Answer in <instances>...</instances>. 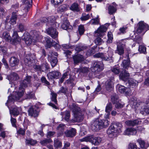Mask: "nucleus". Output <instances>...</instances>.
Returning a JSON list of instances; mask_svg holds the SVG:
<instances>
[{
  "label": "nucleus",
  "mask_w": 149,
  "mask_h": 149,
  "mask_svg": "<svg viewBox=\"0 0 149 149\" xmlns=\"http://www.w3.org/2000/svg\"><path fill=\"white\" fill-rule=\"evenodd\" d=\"M148 26L143 21H141L139 23V26L137 30L138 33H144L148 29Z\"/></svg>",
  "instance_id": "obj_8"
},
{
  "label": "nucleus",
  "mask_w": 149,
  "mask_h": 149,
  "mask_svg": "<svg viewBox=\"0 0 149 149\" xmlns=\"http://www.w3.org/2000/svg\"><path fill=\"white\" fill-rule=\"evenodd\" d=\"M31 77L30 76H26V78L23 80L20 83V87L19 89L24 88L27 87L28 85L30 83L31 81Z\"/></svg>",
  "instance_id": "obj_18"
},
{
  "label": "nucleus",
  "mask_w": 149,
  "mask_h": 149,
  "mask_svg": "<svg viewBox=\"0 0 149 149\" xmlns=\"http://www.w3.org/2000/svg\"><path fill=\"white\" fill-rule=\"evenodd\" d=\"M48 57V59L50 61L51 65L52 67H54L57 64L58 61L56 57H54L53 58Z\"/></svg>",
  "instance_id": "obj_40"
},
{
  "label": "nucleus",
  "mask_w": 149,
  "mask_h": 149,
  "mask_svg": "<svg viewBox=\"0 0 149 149\" xmlns=\"http://www.w3.org/2000/svg\"><path fill=\"white\" fill-rule=\"evenodd\" d=\"M60 76L61 73L58 71H56L50 72L47 74L48 79H58Z\"/></svg>",
  "instance_id": "obj_17"
},
{
  "label": "nucleus",
  "mask_w": 149,
  "mask_h": 149,
  "mask_svg": "<svg viewBox=\"0 0 149 149\" xmlns=\"http://www.w3.org/2000/svg\"><path fill=\"white\" fill-rule=\"evenodd\" d=\"M111 70L112 72L115 74H118L120 72V70L118 68L113 67Z\"/></svg>",
  "instance_id": "obj_58"
},
{
  "label": "nucleus",
  "mask_w": 149,
  "mask_h": 149,
  "mask_svg": "<svg viewBox=\"0 0 149 149\" xmlns=\"http://www.w3.org/2000/svg\"><path fill=\"white\" fill-rule=\"evenodd\" d=\"M18 28L20 31L22 32L26 30V28L24 25L22 23L19 24L18 25Z\"/></svg>",
  "instance_id": "obj_60"
},
{
  "label": "nucleus",
  "mask_w": 149,
  "mask_h": 149,
  "mask_svg": "<svg viewBox=\"0 0 149 149\" xmlns=\"http://www.w3.org/2000/svg\"><path fill=\"white\" fill-rule=\"evenodd\" d=\"M103 69L104 68L100 63L97 61L94 62L93 65L91 68V71L95 75L100 74Z\"/></svg>",
  "instance_id": "obj_5"
},
{
  "label": "nucleus",
  "mask_w": 149,
  "mask_h": 149,
  "mask_svg": "<svg viewBox=\"0 0 149 149\" xmlns=\"http://www.w3.org/2000/svg\"><path fill=\"white\" fill-rule=\"evenodd\" d=\"M12 104V103H10L9 104L8 103L6 105L9 108L10 110V113L11 115L12 114L14 116H17L19 114V112L21 111L22 110L21 108V107H18L16 106H14L10 109V107H9V105H10Z\"/></svg>",
  "instance_id": "obj_10"
},
{
  "label": "nucleus",
  "mask_w": 149,
  "mask_h": 149,
  "mask_svg": "<svg viewBox=\"0 0 149 149\" xmlns=\"http://www.w3.org/2000/svg\"><path fill=\"white\" fill-rule=\"evenodd\" d=\"M111 101L113 104L118 101V96L116 94L114 93L111 95Z\"/></svg>",
  "instance_id": "obj_44"
},
{
  "label": "nucleus",
  "mask_w": 149,
  "mask_h": 149,
  "mask_svg": "<svg viewBox=\"0 0 149 149\" xmlns=\"http://www.w3.org/2000/svg\"><path fill=\"white\" fill-rule=\"evenodd\" d=\"M129 149H137V147L135 144L130 143L129 145Z\"/></svg>",
  "instance_id": "obj_64"
},
{
  "label": "nucleus",
  "mask_w": 149,
  "mask_h": 149,
  "mask_svg": "<svg viewBox=\"0 0 149 149\" xmlns=\"http://www.w3.org/2000/svg\"><path fill=\"white\" fill-rule=\"evenodd\" d=\"M68 6L66 4H64L60 6L58 9V12L59 13L66 10L68 8Z\"/></svg>",
  "instance_id": "obj_38"
},
{
  "label": "nucleus",
  "mask_w": 149,
  "mask_h": 149,
  "mask_svg": "<svg viewBox=\"0 0 149 149\" xmlns=\"http://www.w3.org/2000/svg\"><path fill=\"white\" fill-rule=\"evenodd\" d=\"M137 133L136 130L133 128H129L126 129L124 132L125 135L130 136L135 135Z\"/></svg>",
  "instance_id": "obj_22"
},
{
  "label": "nucleus",
  "mask_w": 149,
  "mask_h": 149,
  "mask_svg": "<svg viewBox=\"0 0 149 149\" xmlns=\"http://www.w3.org/2000/svg\"><path fill=\"white\" fill-rule=\"evenodd\" d=\"M31 38L33 40V42L37 41L39 36L40 33L36 30L32 31L30 33Z\"/></svg>",
  "instance_id": "obj_24"
},
{
  "label": "nucleus",
  "mask_w": 149,
  "mask_h": 149,
  "mask_svg": "<svg viewBox=\"0 0 149 149\" xmlns=\"http://www.w3.org/2000/svg\"><path fill=\"white\" fill-rule=\"evenodd\" d=\"M130 62L129 56L127 57V60H124L122 63V65L124 68H127L130 65Z\"/></svg>",
  "instance_id": "obj_42"
},
{
  "label": "nucleus",
  "mask_w": 149,
  "mask_h": 149,
  "mask_svg": "<svg viewBox=\"0 0 149 149\" xmlns=\"http://www.w3.org/2000/svg\"><path fill=\"white\" fill-rule=\"evenodd\" d=\"M23 12L24 14L26 13L29 9L32 6V0H23Z\"/></svg>",
  "instance_id": "obj_14"
},
{
  "label": "nucleus",
  "mask_w": 149,
  "mask_h": 149,
  "mask_svg": "<svg viewBox=\"0 0 149 149\" xmlns=\"http://www.w3.org/2000/svg\"><path fill=\"white\" fill-rule=\"evenodd\" d=\"M51 95L52 96L51 98L52 101H53L55 104H56L57 103L56 100L57 95L53 92L51 93Z\"/></svg>",
  "instance_id": "obj_55"
},
{
  "label": "nucleus",
  "mask_w": 149,
  "mask_h": 149,
  "mask_svg": "<svg viewBox=\"0 0 149 149\" xmlns=\"http://www.w3.org/2000/svg\"><path fill=\"white\" fill-rule=\"evenodd\" d=\"M138 50L141 53H145L146 52V48L143 45L139 46Z\"/></svg>",
  "instance_id": "obj_51"
},
{
  "label": "nucleus",
  "mask_w": 149,
  "mask_h": 149,
  "mask_svg": "<svg viewBox=\"0 0 149 149\" xmlns=\"http://www.w3.org/2000/svg\"><path fill=\"white\" fill-rule=\"evenodd\" d=\"M13 40L12 43L14 45H16L19 43L20 41V38L18 36L17 32V31H14L13 35Z\"/></svg>",
  "instance_id": "obj_23"
},
{
  "label": "nucleus",
  "mask_w": 149,
  "mask_h": 149,
  "mask_svg": "<svg viewBox=\"0 0 149 149\" xmlns=\"http://www.w3.org/2000/svg\"><path fill=\"white\" fill-rule=\"evenodd\" d=\"M17 15V12H14L12 13L10 21V23L11 24L14 25L16 23Z\"/></svg>",
  "instance_id": "obj_33"
},
{
  "label": "nucleus",
  "mask_w": 149,
  "mask_h": 149,
  "mask_svg": "<svg viewBox=\"0 0 149 149\" xmlns=\"http://www.w3.org/2000/svg\"><path fill=\"white\" fill-rule=\"evenodd\" d=\"M56 18L54 16H50L48 18L43 17L41 19V23H46L47 25H52L55 23Z\"/></svg>",
  "instance_id": "obj_12"
},
{
  "label": "nucleus",
  "mask_w": 149,
  "mask_h": 149,
  "mask_svg": "<svg viewBox=\"0 0 149 149\" xmlns=\"http://www.w3.org/2000/svg\"><path fill=\"white\" fill-rule=\"evenodd\" d=\"M107 133L109 135H112V136H116L118 133L117 132V130H116L114 128V127L112 125L110 126L107 130Z\"/></svg>",
  "instance_id": "obj_25"
},
{
  "label": "nucleus",
  "mask_w": 149,
  "mask_h": 149,
  "mask_svg": "<svg viewBox=\"0 0 149 149\" xmlns=\"http://www.w3.org/2000/svg\"><path fill=\"white\" fill-rule=\"evenodd\" d=\"M128 83L131 87L134 88L137 86L138 82L133 79H130L128 81Z\"/></svg>",
  "instance_id": "obj_36"
},
{
  "label": "nucleus",
  "mask_w": 149,
  "mask_h": 149,
  "mask_svg": "<svg viewBox=\"0 0 149 149\" xmlns=\"http://www.w3.org/2000/svg\"><path fill=\"white\" fill-rule=\"evenodd\" d=\"M130 74L125 70H123L119 75L120 79L123 81H126L129 79Z\"/></svg>",
  "instance_id": "obj_20"
},
{
  "label": "nucleus",
  "mask_w": 149,
  "mask_h": 149,
  "mask_svg": "<svg viewBox=\"0 0 149 149\" xmlns=\"http://www.w3.org/2000/svg\"><path fill=\"white\" fill-rule=\"evenodd\" d=\"M89 71L88 68L86 67H81L77 69V72L82 74L84 75H86Z\"/></svg>",
  "instance_id": "obj_26"
},
{
  "label": "nucleus",
  "mask_w": 149,
  "mask_h": 149,
  "mask_svg": "<svg viewBox=\"0 0 149 149\" xmlns=\"http://www.w3.org/2000/svg\"><path fill=\"white\" fill-rule=\"evenodd\" d=\"M61 18L63 21L61 25V27L63 29L67 30L71 29H72V27L70 24L69 22L66 17H64L63 16H61Z\"/></svg>",
  "instance_id": "obj_11"
},
{
  "label": "nucleus",
  "mask_w": 149,
  "mask_h": 149,
  "mask_svg": "<svg viewBox=\"0 0 149 149\" xmlns=\"http://www.w3.org/2000/svg\"><path fill=\"white\" fill-rule=\"evenodd\" d=\"M2 36L3 38L7 41H11V38L7 32H5L3 33Z\"/></svg>",
  "instance_id": "obj_41"
},
{
  "label": "nucleus",
  "mask_w": 149,
  "mask_h": 149,
  "mask_svg": "<svg viewBox=\"0 0 149 149\" xmlns=\"http://www.w3.org/2000/svg\"><path fill=\"white\" fill-rule=\"evenodd\" d=\"M109 122L107 120H101L97 118L95 120L91 125V128L94 131H97L103 127L108 126Z\"/></svg>",
  "instance_id": "obj_2"
},
{
  "label": "nucleus",
  "mask_w": 149,
  "mask_h": 149,
  "mask_svg": "<svg viewBox=\"0 0 149 149\" xmlns=\"http://www.w3.org/2000/svg\"><path fill=\"white\" fill-rule=\"evenodd\" d=\"M54 56H58L57 53L56 52H53L51 51L49 52L48 54V57L51 58H53Z\"/></svg>",
  "instance_id": "obj_54"
},
{
  "label": "nucleus",
  "mask_w": 149,
  "mask_h": 149,
  "mask_svg": "<svg viewBox=\"0 0 149 149\" xmlns=\"http://www.w3.org/2000/svg\"><path fill=\"white\" fill-rule=\"evenodd\" d=\"M95 42L96 45H98L103 43L104 42V41L100 38L98 37L95 39Z\"/></svg>",
  "instance_id": "obj_52"
},
{
  "label": "nucleus",
  "mask_w": 149,
  "mask_h": 149,
  "mask_svg": "<svg viewBox=\"0 0 149 149\" xmlns=\"http://www.w3.org/2000/svg\"><path fill=\"white\" fill-rule=\"evenodd\" d=\"M33 58L29 55H27L25 57L24 62L25 64L26 65L30 66L31 64Z\"/></svg>",
  "instance_id": "obj_32"
},
{
  "label": "nucleus",
  "mask_w": 149,
  "mask_h": 149,
  "mask_svg": "<svg viewBox=\"0 0 149 149\" xmlns=\"http://www.w3.org/2000/svg\"><path fill=\"white\" fill-rule=\"evenodd\" d=\"M47 33L52 38H55L58 36V33L55 29L49 27L46 30Z\"/></svg>",
  "instance_id": "obj_16"
},
{
  "label": "nucleus",
  "mask_w": 149,
  "mask_h": 149,
  "mask_svg": "<svg viewBox=\"0 0 149 149\" xmlns=\"http://www.w3.org/2000/svg\"><path fill=\"white\" fill-rule=\"evenodd\" d=\"M52 142V140L50 139H45L44 140L41 141L40 142V143L43 145H45L48 143H50Z\"/></svg>",
  "instance_id": "obj_49"
},
{
  "label": "nucleus",
  "mask_w": 149,
  "mask_h": 149,
  "mask_svg": "<svg viewBox=\"0 0 149 149\" xmlns=\"http://www.w3.org/2000/svg\"><path fill=\"white\" fill-rule=\"evenodd\" d=\"M142 109L140 111V113L142 114H144L145 113L147 114H149V107H141Z\"/></svg>",
  "instance_id": "obj_45"
},
{
  "label": "nucleus",
  "mask_w": 149,
  "mask_h": 149,
  "mask_svg": "<svg viewBox=\"0 0 149 149\" xmlns=\"http://www.w3.org/2000/svg\"><path fill=\"white\" fill-rule=\"evenodd\" d=\"M45 40L46 42V45L47 48H50L52 46L56 49H59L61 48V46L58 44V42L57 43L56 42L49 37L46 38Z\"/></svg>",
  "instance_id": "obj_6"
},
{
  "label": "nucleus",
  "mask_w": 149,
  "mask_h": 149,
  "mask_svg": "<svg viewBox=\"0 0 149 149\" xmlns=\"http://www.w3.org/2000/svg\"><path fill=\"white\" fill-rule=\"evenodd\" d=\"M24 94L23 90H22L21 92H15L14 93V95L13 96H9L8 97V99L6 105L8 103L10 104V103H13V101L15 100H18L21 98L23 95Z\"/></svg>",
  "instance_id": "obj_4"
},
{
  "label": "nucleus",
  "mask_w": 149,
  "mask_h": 149,
  "mask_svg": "<svg viewBox=\"0 0 149 149\" xmlns=\"http://www.w3.org/2000/svg\"><path fill=\"white\" fill-rule=\"evenodd\" d=\"M108 39L107 41V43H110L112 42L113 40L112 34L111 32H109L107 35Z\"/></svg>",
  "instance_id": "obj_46"
},
{
  "label": "nucleus",
  "mask_w": 149,
  "mask_h": 149,
  "mask_svg": "<svg viewBox=\"0 0 149 149\" xmlns=\"http://www.w3.org/2000/svg\"><path fill=\"white\" fill-rule=\"evenodd\" d=\"M28 114L31 116L36 117L38 115V111L37 108L35 107H31L28 110Z\"/></svg>",
  "instance_id": "obj_15"
},
{
  "label": "nucleus",
  "mask_w": 149,
  "mask_h": 149,
  "mask_svg": "<svg viewBox=\"0 0 149 149\" xmlns=\"http://www.w3.org/2000/svg\"><path fill=\"white\" fill-rule=\"evenodd\" d=\"M78 31L80 35H82L83 34L85 31L84 26L82 25L79 26L78 28Z\"/></svg>",
  "instance_id": "obj_57"
},
{
  "label": "nucleus",
  "mask_w": 149,
  "mask_h": 149,
  "mask_svg": "<svg viewBox=\"0 0 149 149\" xmlns=\"http://www.w3.org/2000/svg\"><path fill=\"white\" fill-rule=\"evenodd\" d=\"M65 126L63 124H60L57 127V129L59 131L62 132L64 130Z\"/></svg>",
  "instance_id": "obj_53"
},
{
  "label": "nucleus",
  "mask_w": 149,
  "mask_h": 149,
  "mask_svg": "<svg viewBox=\"0 0 149 149\" xmlns=\"http://www.w3.org/2000/svg\"><path fill=\"white\" fill-rule=\"evenodd\" d=\"M113 104H115V107L116 109H120L123 107V105L121 104L118 101H117V102H116Z\"/></svg>",
  "instance_id": "obj_62"
},
{
  "label": "nucleus",
  "mask_w": 149,
  "mask_h": 149,
  "mask_svg": "<svg viewBox=\"0 0 149 149\" xmlns=\"http://www.w3.org/2000/svg\"><path fill=\"white\" fill-rule=\"evenodd\" d=\"M118 91L121 93H124L125 94L128 95L130 91V89L129 88L120 85L118 88Z\"/></svg>",
  "instance_id": "obj_29"
},
{
  "label": "nucleus",
  "mask_w": 149,
  "mask_h": 149,
  "mask_svg": "<svg viewBox=\"0 0 149 149\" xmlns=\"http://www.w3.org/2000/svg\"><path fill=\"white\" fill-rule=\"evenodd\" d=\"M112 104L109 103H108L105 108V111L107 113H110L112 109Z\"/></svg>",
  "instance_id": "obj_48"
},
{
  "label": "nucleus",
  "mask_w": 149,
  "mask_h": 149,
  "mask_svg": "<svg viewBox=\"0 0 149 149\" xmlns=\"http://www.w3.org/2000/svg\"><path fill=\"white\" fill-rule=\"evenodd\" d=\"M137 141L139 143L140 147L142 148H144L145 146V142L143 140L141 139H139L137 140Z\"/></svg>",
  "instance_id": "obj_56"
},
{
  "label": "nucleus",
  "mask_w": 149,
  "mask_h": 149,
  "mask_svg": "<svg viewBox=\"0 0 149 149\" xmlns=\"http://www.w3.org/2000/svg\"><path fill=\"white\" fill-rule=\"evenodd\" d=\"M70 9L73 11L78 12L79 10L78 5L76 3H73L70 7Z\"/></svg>",
  "instance_id": "obj_39"
},
{
  "label": "nucleus",
  "mask_w": 149,
  "mask_h": 149,
  "mask_svg": "<svg viewBox=\"0 0 149 149\" xmlns=\"http://www.w3.org/2000/svg\"><path fill=\"white\" fill-rule=\"evenodd\" d=\"M80 140L81 141H89L95 145H97L101 142L102 139L100 137H94L91 135L83 138Z\"/></svg>",
  "instance_id": "obj_3"
},
{
  "label": "nucleus",
  "mask_w": 149,
  "mask_h": 149,
  "mask_svg": "<svg viewBox=\"0 0 149 149\" xmlns=\"http://www.w3.org/2000/svg\"><path fill=\"white\" fill-rule=\"evenodd\" d=\"M8 80L12 82L16 81L19 79V77L17 74L15 72H12L7 77Z\"/></svg>",
  "instance_id": "obj_21"
},
{
  "label": "nucleus",
  "mask_w": 149,
  "mask_h": 149,
  "mask_svg": "<svg viewBox=\"0 0 149 149\" xmlns=\"http://www.w3.org/2000/svg\"><path fill=\"white\" fill-rule=\"evenodd\" d=\"M76 130L74 128H71L70 130H67L65 132V134L66 136L70 138H72L76 135Z\"/></svg>",
  "instance_id": "obj_19"
},
{
  "label": "nucleus",
  "mask_w": 149,
  "mask_h": 149,
  "mask_svg": "<svg viewBox=\"0 0 149 149\" xmlns=\"http://www.w3.org/2000/svg\"><path fill=\"white\" fill-rule=\"evenodd\" d=\"M117 49L115 51L116 53L120 55H123L124 52L125 45L121 41H119L117 43Z\"/></svg>",
  "instance_id": "obj_9"
},
{
  "label": "nucleus",
  "mask_w": 149,
  "mask_h": 149,
  "mask_svg": "<svg viewBox=\"0 0 149 149\" xmlns=\"http://www.w3.org/2000/svg\"><path fill=\"white\" fill-rule=\"evenodd\" d=\"M10 64L11 67H14L17 65L19 63V60L16 57H12L10 59Z\"/></svg>",
  "instance_id": "obj_31"
},
{
  "label": "nucleus",
  "mask_w": 149,
  "mask_h": 149,
  "mask_svg": "<svg viewBox=\"0 0 149 149\" xmlns=\"http://www.w3.org/2000/svg\"><path fill=\"white\" fill-rule=\"evenodd\" d=\"M69 107L72 111L74 114V118L71 120V122L74 123L77 122L81 121L83 118L81 116V109L77 105L73 103L70 105Z\"/></svg>",
  "instance_id": "obj_1"
},
{
  "label": "nucleus",
  "mask_w": 149,
  "mask_h": 149,
  "mask_svg": "<svg viewBox=\"0 0 149 149\" xmlns=\"http://www.w3.org/2000/svg\"><path fill=\"white\" fill-rule=\"evenodd\" d=\"M108 56H106L102 53H99L96 54L94 55V57L100 58L103 60L107 61H110V62H113L112 54L110 52H108Z\"/></svg>",
  "instance_id": "obj_7"
},
{
  "label": "nucleus",
  "mask_w": 149,
  "mask_h": 149,
  "mask_svg": "<svg viewBox=\"0 0 149 149\" xmlns=\"http://www.w3.org/2000/svg\"><path fill=\"white\" fill-rule=\"evenodd\" d=\"M73 59L75 64H77L84 60V56L78 54L73 56Z\"/></svg>",
  "instance_id": "obj_28"
},
{
  "label": "nucleus",
  "mask_w": 149,
  "mask_h": 149,
  "mask_svg": "<svg viewBox=\"0 0 149 149\" xmlns=\"http://www.w3.org/2000/svg\"><path fill=\"white\" fill-rule=\"evenodd\" d=\"M107 28L105 26H101L95 32L94 36L95 37H101L104 35V33L107 30Z\"/></svg>",
  "instance_id": "obj_13"
},
{
  "label": "nucleus",
  "mask_w": 149,
  "mask_h": 149,
  "mask_svg": "<svg viewBox=\"0 0 149 149\" xmlns=\"http://www.w3.org/2000/svg\"><path fill=\"white\" fill-rule=\"evenodd\" d=\"M61 115L64 117L65 120L68 121L69 120V118L70 116V112L69 111H65L63 112H62Z\"/></svg>",
  "instance_id": "obj_37"
},
{
  "label": "nucleus",
  "mask_w": 149,
  "mask_h": 149,
  "mask_svg": "<svg viewBox=\"0 0 149 149\" xmlns=\"http://www.w3.org/2000/svg\"><path fill=\"white\" fill-rule=\"evenodd\" d=\"M108 10L109 14L111 15L116 12V9L113 6L110 5L108 8Z\"/></svg>",
  "instance_id": "obj_47"
},
{
  "label": "nucleus",
  "mask_w": 149,
  "mask_h": 149,
  "mask_svg": "<svg viewBox=\"0 0 149 149\" xmlns=\"http://www.w3.org/2000/svg\"><path fill=\"white\" fill-rule=\"evenodd\" d=\"M139 123V121L137 120H127L125 122V123L128 126H134L138 124Z\"/></svg>",
  "instance_id": "obj_34"
},
{
  "label": "nucleus",
  "mask_w": 149,
  "mask_h": 149,
  "mask_svg": "<svg viewBox=\"0 0 149 149\" xmlns=\"http://www.w3.org/2000/svg\"><path fill=\"white\" fill-rule=\"evenodd\" d=\"M41 70L42 71H46L49 68V66L47 63L46 62L44 63L41 65Z\"/></svg>",
  "instance_id": "obj_43"
},
{
  "label": "nucleus",
  "mask_w": 149,
  "mask_h": 149,
  "mask_svg": "<svg viewBox=\"0 0 149 149\" xmlns=\"http://www.w3.org/2000/svg\"><path fill=\"white\" fill-rule=\"evenodd\" d=\"M106 88L109 92L113 90V81L112 80L109 79L107 80L106 83Z\"/></svg>",
  "instance_id": "obj_27"
},
{
  "label": "nucleus",
  "mask_w": 149,
  "mask_h": 149,
  "mask_svg": "<svg viewBox=\"0 0 149 149\" xmlns=\"http://www.w3.org/2000/svg\"><path fill=\"white\" fill-rule=\"evenodd\" d=\"M91 22L92 24H97L99 23V20L98 18L92 19L91 21Z\"/></svg>",
  "instance_id": "obj_63"
},
{
  "label": "nucleus",
  "mask_w": 149,
  "mask_h": 149,
  "mask_svg": "<svg viewBox=\"0 0 149 149\" xmlns=\"http://www.w3.org/2000/svg\"><path fill=\"white\" fill-rule=\"evenodd\" d=\"M112 125L114 127V128L116 130H117V132L118 133L121 132L122 125L121 123L118 122H114L113 123Z\"/></svg>",
  "instance_id": "obj_30"
},
{
  "label": "nucleus",
  "mask_w": 149,
  "mask_h": 149,
  "mask_svg": "<svg viewBox=\"0 0 149 149\" xmlns=\"http://www.w3.org/2000/svg\"><path fill=\"white\" fill-rule=\"evenodd\" d=\"M63 0H51L52 3L54 5H57L63 2Z\"/></svg>",
  "instance_id": "obj_59"
},
{
  "label": "nucleus",
  "mask_w": 149,
  "mask_h": 149,
  "mask_svg": "<svg viewBox=\"0 0 149 149\" xmlns=\"http://www.w3.org/2000/svg\"><path fill=\"white\" fill-rule=\"evenodd\" d=\"M139 104L142 106V107H149V99L147 100L145 102H141Z\"/></svg>",
  "instance_id": "obj_50"
},
{
  "label": "nucleus",
  "mask_w": 149,
  "mask_h": 149,
  "mask_svg": "<svg viewBox=\"0 0 149 149\" xmlns=\"http://www.w3.org/2000/svg\"><path fill=\"white\" fill-rule=\"evenodd\" d=\"M33 68L37 72L42 71L41 65H35L33 66Z\"/></svg>",
  "instance_id": "obj_61"
},
{
  "label": "nucleus",
  "mask_w": 149,
  "mask_h": 149,
  "mask_svg": "<svg viewBox=\"0 0 149 149\" xmlns=\"http://www.w3.org/2000/svg\"><path fill=\"white\" fill-rule=\"evenodd\" d=\"M54 146L56 149L61 148L62 146V143L61 140L57 138H55L54 140Z\"/></svg>",
  "instance_id": "obj_35"
}]
</instances>
